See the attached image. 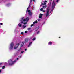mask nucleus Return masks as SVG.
I'll return each instance as SVG.
<instances>
[{"instance_id": "obj_1", "label": "nucleus", "mask_w": 74, "mask_h": 74, "mask_svg": "<svg viewBox=\"0 0 74 74\" xmlns=\"http://www.w3.org/2000/svg\"><path fill=\"white\" fill-rule=\"evenodd\" d=\"M16 62V60H15L13 61H12V60L10 59L8 60V62L9 66H12V65L14 64Z\"/></svg>"}, {"instance_id": "obj_2", "label": "nucleus", "mask_w": 74, "mask_h": 74, "mask_svg": "<svg viewBox=\"0 0 74 74\" xmlns=\"http://www.w3.org/2000/svg\"><path fill=\"white\" fill-rule=\"evenodd\" d=\"M14 43L12 42L10 44V46L9 47V49H12L13 47H14Z\"/></svg>"}, {"instance_id": "obj_3", "label": "nucleus", "mask_w": 74, "mask_h": 74, "mask_svg": "<svg viewBox=\"0 0 74 74\" xmlns=\"http://www.w3.org/2000/svg\"><path fill=\"white\" fill-rule=\"evenodd\" d=\"M49 10L48 8H47V9L46 14V16L47 17L48 16H49Z\"/></svg>"}, {"instance_id": "obj_4", "label": "nucleus", "mask_w": 74, "mask_h": 74, "mask_svg": "<svg viewBox=\"0 0 74 74\" xmlns=\"http://www.w3.org/2000/svg\"><path fill=\"white\" fill-rule=\"evenodd\" d=\"M55 3L54 1H53L52 5V8L53 9L55 8Z\"/></svg>"}, {"instance_id": "obj_5", "label": "nucleus", "mask_w": 74, "mask_h": 74, "mask_svg": "<svg viewBox=\"0 0 74 74\" xmlns=\"http://www.w3.org/2000/svg\"><path fill=\"white\" fill-rule=\"evenodd\" d=\"M29 20V17H27L25 19H24L23 20V21L25 22V21H26V22H28Z\"/></svg>"}, {"instance_id": "obj_6", "label": "nucleus", "mask_w": 74, "mask_h": 74, "mask_svg": "<svg viewBox=\"0 0 74 74\" xmlns=\"http://www.w3.org/2000/svg\"><path fill=\"white\" fill-rule=\"evenodd\" d=\"M28 12H29V15L30 16H32V12H30V10H28Z\"/></svg>"}, {"instance_id": "obj_7", "label": "nucleus", "mask_w": 74, "mask_h": 74, "mask_svg": "<svg viewBox=\"0 0 74 74\" xmlns=\"http://www.w3.org/2000/svg\"><path fill=\"white\" fill-rule=\"evenodd\" d=\"M22 23H23V22L22 21L21 23H20L19 24H18V26H19V27H22Z\"/></svg>"}, {"instance_id": "obj_8", "label": "nucleus", "mask_w": 74, "mask_h": 74, "mask_svg": "<svg viewBox=\"0 0 74 74\" xmlns=\"http://www.w3.org/2000/svg\"><path fill=\"white\" fill-rule=\"evenodd\" d=\"M19 43H18V44H17L16 45V47H14V49H16L18 47V46H19Z\"/></svg>"}, {"instance_id": "obj_9", "label": "nucleus", "mask_w": 74, "mask_h": 74, "mask_svg": "<svg viewBox=\"0 0 74 74\" xmlns=\"http://www.w3.org/2000/svg\"><path fill=\"white\" fill-rule=\"evenodd\" d=\"M29 41V39L26 38L25 39V42H28Z\"/></svg>"}, {"instance_id": "obj_10", "label": "nucleus", "mask_w": 74, "mask_h": 74, "mask_svg": "<svg viewBox=\"0 0 74 74\" xmlns=\"http://www.w3.org/2000/svg\"><path fill=\"white\" fill-rule=\"evenodd\" d=\"M24 19V17H22V18H21V20H20V21L21 22H23V20Z\"/></svg>"}, {"instance_id": "obj_11", "label": "nucleus", "mask_w": 74, "mask_h": 74, "mask_svg": "<svg viewBox=\"0 0 74 74\" xmlns=\"http://www.w3.org/2000/svg\"><path fill=\"white\" fill-rule=\"evenodd\" d=\"M43 15V14H40V15H39V18H42V16Z\"/></svg>"}, {"instance_id": "obj_12", "label": "nucleus", "mask_w": 74, "mask_h": 74, "mask_svg": "<svg viewBox=\"0 0 74 74\" xmlns=\"http://www.w3.org/2000/svg\"><path fill=\"white\" fill-rule=\"evenodd\" d=\"M23 28H24V29H25V28H26V25H23Z\"/></svg>"}, {"instance_id": "obj_13", "label": "nucleus", "mask_w": 74, "mask_h": 74, "mask_svg": "<svg viewBox=\"0 0 74 74\" xmlns=\"http://www.w3.org/2000/svg\"><path fill=\"white\" fill-rule=\"evenodd\" d=\"M32 44V42H29V45L28 46V47H30V45Z\"/></svg>"}, {"instance_id": "obj_14", "label": "nucleus", "mask_w": 74, "mask_h": 74, "mask_svg": "<svg viewBox=\"0 0 74 74\" xmlns=\"http://www.w3.org/2000/svg\"><path fill=\"white\" fill-rule=\"evenodd\" d=\"M37 23V20H36L35 21V22H33V24H35V23Z\"/></svg>"}, {"instance_id": "obj_15", "label": "nucleus", "mask_w": 74, "mask_h": 74, "mask_svg": "<svg viewBox=\"0 0 74 74\" xmlns=\"http://www.w3.org/2000/svg\"><path fill=\"white\" fill-rule=\"evenodd\" d=\"M49 45H52V42H49Z\"/></svg>"}, {"instance_id": "obj_16", "label": "nucleus", "mask_w": 74, "mask_h": 74, "mask_svg": "<svg viewBox=\"0 0 74 74\" xmlns=\"http://www.w3.org/2000/svg\"><path fill=\"white\" fill-rule=\"evenodd\" d=\"M21 45L20 46L21 47H22L23 46V45H24V44L23 43H22V44H21Z\"/></svg>"}, {"instance_id": "obj_17", "label": "nucleus", "mask_w": 74, "mask_h": 74, "mask_svg": "<svg viewBox=\"0 0 74 74\" xmlns=\"http://www.w3.org/2000/svg\"><path fill=\"white\" fill-rule=\"evenodd\" d=\"M11 5V3H9L8 4H7V6H8V5Z\"/></svg>"}, {"instance_id": "obj_18", "label": "nucleus", "mask_w": 74, "mask_h": 74, "mask_svg": "<svg viewBox=\"0 0 74 74\" xmlns=\"http://www.w3.org/2000/svg\"><path fill=\"white\" fill-rule=\"evenodd\" d=\"M46 7H47V5H45V6H43L42 7L43 8H46Z\"/></svg>"}, {"instance_id": "obj_19", "label": "nucleus", "mask_w": 74, "mask_h": 74, "mask_svg": "<svg viewBox=\"0 0 74 74\" xmlns=\"http://www.w3.org/2000/svg\"><path fill=\"white\" fill-rule=\"evenodd\" d=\"M5 66H3V67H2V69H5Z\"/></svg>"}, {"instance_id": "obj_20", "label": "nucleus", "mask_w": 74, "mask_h": 74, "mask_svg": "<svg viewBox=\"0 0 74 74\" xmlns=\"http://www.w3.org/2000/svg\"><path fill=\"white\" fill-rule=\"evenodd\" d=\"M36 40V38H34L32 39L33 41H34Z\"/></svg>"}, {"instance_id": "obj_21", "label": "nucleus", "mask_w": 74, "mask_h": 74, "mask_svg": "<svg viewBox=\"0 0 74 74\" xmlns=\"http://www.w3.org/2000/svg\"><path fill=\"white\" fill-rule=\"evenodd\" d=\"M21 34H22V35H23V34H24L23 32H21Z\"/></svg>"}, {"instance_id": "obj_22", "label": "nucleus", "mask_w": 74, "mask_h": 74, "mask_svg": "<svg viewBox=\"0 0 74 74\" xmlns=\"http://www.w3.org/2000/svg\"><path fill=\"white\" fill-rule=\"evenodd\" d=\"M23 24H24V25H26V24H27V22H24V23H23Z\"/></svg>"}, {"instance_id": "obj_23", "label": "nucleus", "mask_w": 74, "mask_h": 74, "mask_svg": "<svg viewBox=\"0 0 74 74\" xmlns=\"http://www.w3.org/2000/svg\"><path fill=\"white\" fill-rule=\"evenodd\" d=\"M34 26V24H32L31 25V27H32V26Z\"/></svg>"}, {"instance_id": "obj_24", "label": "nucleus", "mask_w": 74, "mask_h": 74, "mask_svg": "<svg viewBox=\"0 0 74 74\" xmlns=\"http://www.w3.org/2000/svg\"><path fill=\"white\" fill-rule=\"evenodd\" d=\"M31 29V28L30 27V28H28L27 29H28V30H30Z\"/></svg>"}, {"instance_id": "obj_25", "label": "nucleus", "mask_w": 74, "mask_h": 74, "mask_svg": "<svg viewBox=\"0 0 74 74\" xmlns=\"http://www.w3.org/2000/svg\"><path fill=\"white\" fill-rule=\"evenodd\" d=\"M59 1V0H57L56 2L57 3H58Z\"/></svg>"}, {"instance_id": "obj_26", "label": "nucleus", "mask_w": 74, "mask_h": 74, "mask_svg": "<svg viewBox=\"0 0 74 74\" xmlns=\"http://www.w3.org/2000/svg\"><path fill=\"white\" fill-rule=\"evenodd\" d=\"M23 52H24V51H22L21 52V53H23Z\"/></svg>"}, {"instance_id": "obj_27", "label": "nucleus", "mask_w": 74, "mask_h": 74, "mask_svg": "<svg viewBox=\"0 0 74 74\" xmlns=\"http://www.w3.org/2000/svg\"><path fill=\"white\" fill-rule=\"evenodd\" d=\"M25 33H27V31H25Z\"/></svg>"}, {"instance_id": "obj_28", "label": "nucleus", "mask_w": 74, "mask_h": 74, "mask_svg": "<svg viewBox=\"0 0 74 74\" xmlns=\"http://www.w3.org/2000/svg\"><path fill=\"white\" fill-rule=\"evenodd\" d=\"M3 64V63H0V66H1V65H2V64Z\"/></svg>"}, {"instance_id": "obj_29", "label": "nucleus", "mask_w": 74, "mask_h": 74, "mask_svg": "<svg viewBox=\"0 0 74 74\" xmlns=\"http://www.w3.org/2000/svg\"><path fill=\"white\" fill-rule=\"evenodd\" d=\"M43 10V8H41L40 9V11H42V10Z\"/></svg>"}, {"instance_id": "obj_30", "label": "nucleus", "mask_w": 74, "mask_h": 74, "mask_svg": "<svg viewBox=\"0 0 74 74\" xmlns=\"http://www.w3.org/2000/svg\"><path fill=\"white\" fill-rule=\"evenodd\" d=\"M36 28L38 30V29H39V27H37Z\"/></svg>"}, {"instance_id": "obj_31", "label": "nucleus", "mask_w": 74, "mask_h": 74, "mask_svg": "<svg viewBox=\"0 0 74 74\" xmlns=\"http://www.w3.org/2000/svg\"><path fill=\"white\" fill-rule=\"evenodd\" d=\"M43 4L44 5H45V4H46V3H45V2H44L43 3Z\"/></svg>"}, {"instance_id": "obj_32", "label": "nucleus", "mask_w": 74, "mask_h": 74, "mask_svg": "<svg viewBox=\"0 0 74 74\" xmlns=\"http://www.w3.org/2000/svg\"><path fill=\"white\" fill-rule=\"evenodd\" d=\"M40 33V31H38L37 32V34H38Z\"/></svg>"}, {"instance_id": "obj_33", "label": "nucleus", "mask_w": 74, "mask_h": 74, "mask_svg": "<svg viewBox=\"0 0 74 74\" xmlns=\"http://www.w3.org/2000/svg\"><path fill=\"white\" fill-rule=\"evenodd\" d=\"M44 5V4L42 3V4H41L40 6H41L42 5Z\"/></svg>"}, {"instance_id": "obj_34", "label": "nucleus", "mask_w": 74, "mask_h": 74, "mask_svg": "<svg viewBox=\"0 0 74 74\" xmlns=\"http://www.w3.org/2000/svg\"><path fill=\"white\" fill-rule=\"evenodd\" d=\"M1 25H3V23H0Z\"/></svg>"}, {"instance_id": "obj_35", "label": "nucleus", "mask_w": 74, "mask_h": 74, "mask_svg": "<svg viewBox=\"0 0 74 74\" xmlns=\"http://www.w3.org/2000/svg\"><path fill=\"white\" fill-rule=\"evenodd\" d=\"M37 30H38L36 28L35 29V31H37Z\"/></svg>"}, {"instance_id": "obj_36", "label": "nucleus", "mask_w": 74, "mask_h": 74, "mask_svg": "<svg viewBox=\"0 0 74 74\" xmlns=\"http://www.w3.org/2000/svg\"><path fill=\"white\" fill-rule=\"evenodd\" d=\"M16 59V60H19V58H17Z\"/></svg>"}, {"instance_id": "obj_37", "label": "nucleus", "mask_w": 74, "mask_h": 74, "mask_svg": "<svg viewBox=\"0 0 74 74\" xmlns=\"http://www.w3.org/2000/svg\"><path fill=\"white\" fill-rule=\"evenodd\" d=\"M45 3H47V1H45Z\"/></svg>"}, {"instance_id": "obj_38", "label": "nucleus", "mask_w": 74, "mask_h": 74, "mask_svg": "<svg viewBox=\"0 0 74 74\" xmlns=\"http://www.w3.org/2000/svg\"><path fill=\"white\" fill-rule=\"evenodd\" d=\"M42 11L43 12H45V11H44V10H42Z\"/></svg>"}, {"instance_id": "obj_39", "label": "nucleus", "mask_w": 74, "mask_h": 74, "mask_svg": "<svg viewBox=\"0 0 74 74\" xmlns=\"http://www.w3.org/2000/svg\"><path fill=\"white\" fill-rule=\"evenodd\" d=\"M20 58H21L22 57V56H19Z\"/></svg>"}, {"instance_id": "obj_40", "label": "nucleus", "mask_w": 74, "mask_h": 74, "mask_svg": "<svg viewBox=\"0 0 74 74\" xmlns=\"http://www.w3.org/2000/svg\"><path fill=\"white\" fill-rule=\"evenodd\" d=\"M1 69H0V73H1Z\"/></svg>"}, {"instance_id": "obj_41", "label": "nucleus", "mask_w": 74, "mask_h": 74, "mask_svg": "<svg viewBox=\"0 0 74 74\" xmlns=\"http://www.w3.org/2000/svg\"><path fill=\"white\" fill-rule=\"evenodd\" d=\"M27 49H25V51H27Z\"/></svg>"}, {"instance_id": "obj_42", "label": "nucleus", "mask_w": 74, "mask_h": 74, "mask_svg": "<svg viewBox=\"0 0 74 74\" xmlns=\"http://www.w3.org/2000/svg\"><path fill=\"white\" fill-rule=\"evenodd\" d=\"M59 38H60V37H59Z\"/></svg>"}, {"instance_id": "obj_43", "label": "nucleus", "mask_w": 74, "mask_h": 74, "mask_svg": "<svg viewBox=\"0 0 74 74\" xmlns=\"http://www.w3.org/2000/svg\"><path fill=\"white\" fill-rule=\"evenodd\" d=\"M20 51V50H18V51Z\"/></svg>"}, {"instance_id": "obj_44", "label": "nucleus", "mask_w": 74, "mask_h": 74, "mask_svg": "<svg viewBox=\"0 0 74 74\" xmlns=\"http://www.w3.org/2000/svg\"><path fill=\"white\" fill-rule=\"evenodd\" d=\"M51 1H52V0H51Z\"/></svg>"}]
</instances>
